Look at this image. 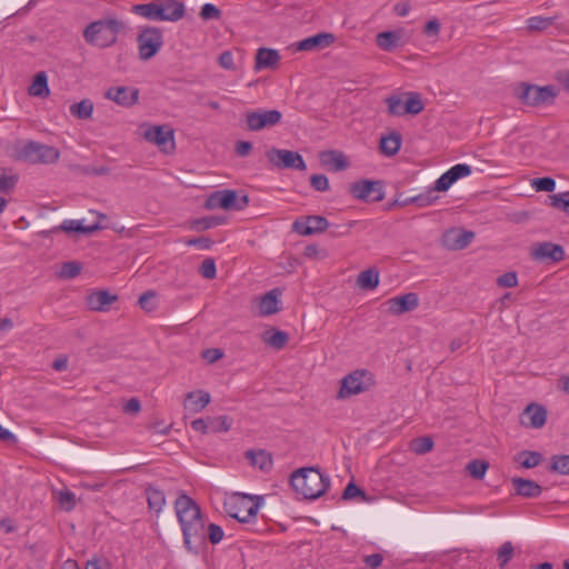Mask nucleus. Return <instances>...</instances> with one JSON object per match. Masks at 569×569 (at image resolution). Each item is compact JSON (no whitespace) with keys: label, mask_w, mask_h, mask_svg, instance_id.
<instances>
[{"label":"nucleus","mask_w":569,"mask_h":569,"mask_svg":"<svg viewBox=\"0 0 569 569\" xmlns=\"http://www.w3.org/2000/svg\"><path fill=\"white\" fill-rule=\"evenodd\" d=\"M516 97L523 104L529 107H540L545 104H552L559 90L553 84L537 86L528 82L518 84L515 91Z\"/></svg>","instance_id":"39448f33"},{"label":"nucleus","mask_w":569,"mask_h":569,"mask_svg":"<svg viewBox=\"0 0 569 569\" xmlns=\"http://www.w3.org/2000/svg\"><path fill=\"white\" fill-rule=\"evenodd\" d=\"M513 555V546L510 541L502 543V546L498 550V561L499 566L503 568L512 558Z\"/></svg>","instance_id":"6e6d98bb"},{"label":"nucleus","mask_w":569,"mask_h":569,"mask_svg":"<svg viewBox=\"0 0 569 569\" xmlns=\"http://www.w3.org/2000/svg\"><path fill=\"white\" fill-rule=\"evenodd\" d=\"M262 497L236 493L224 502L227 513L239 522H250L259 510Z\"/></svg>","instance_id":"423d86ee"},{"label":"nucleus","mask_w":569,"mask_h":569,"mask_svg":"<svg viewBox=\"0 0 569 569\" xmlns=\"http://www.w3.org/2000/svg\"><path fill=\"white\" fill-rule=\"evenodd\" d=\"M365 497V491L361 490L358 486H356L353 482H349L342 493L343 500H351L356 497Z\"/></svg>","instance_id":"774afa93"},{"label":"nucleus","mask_w":569,"mask_h":569,"mask_svg":"<svg viewBox=\"0 0 569 569\" xmlns=\"http://www.w3.org/2000/svg\"><path fill=\"white\" fill-rule=\"evenodd\" d=\"M174 509L180 526H186L194 521L203 520L201 509L198 503L187 495H180L176 502Z\"/></svg>","instance_id":"4468645a"},{"label":"nucleus","mask_w":569,"mask_h":569,"mask_svg":"<svg viewBox=\"0 0 569 569\" xmlns=\"http://www.w3.org/2000/svg\"><path fill=\"white\" fill-rule=\"evenodd\" d=\"M124 29V23L117 18H107L89 23L83 30L87 43L108 48L117 42L118 34Z\"/></svg>","instance_id":"f03ea898"},{"label":"nucleus","mask_w":569,"mask_h":569,"mask_svg":"<svg viewBox=\"0 0 569 569\" xmlns=\"http://www.w3.org/2000/svg\"><path fill=\"white\" fill-rule=\"evenodd\" d=\"M350 194L365 202H380L385 199L383 183L380 180L362 179L349 187Z\"/></svg>","instance_id":"9b49d317"},{"label":"nucleus","mask_w":569,"mask_h":569,"mask_svg":"<svg viewBox=\"0 0 569 569\" xmlns=\"http://www.w3.org/2000/svg\"><path fill=\"white\" fill-rule=\"evenodd\" d=\"M104 98L113 101L118 106L130 108L139 99V89L134 87H111L104 92Z\"/></svg>","instance_id":"f3484780"},{"label":"nucleus","mask_w":569,"mask_h":569,"mask_svg":"<svg viewBox=\"0 0 569 569\" xmlns=\"http://www.w3.org/2000/svg\"><path fill=\"white\" fill-rule=\"evenodd\" d=\"M401 143L402 136L397 131H392L388 136L381 137L380 151L387 157H392L399 152Z\"/></svg>","instance_id":"2f4dec72"},{"label":"nucleus","mask_w":569,"mask_h":569,"mask_svg":"<svg viewBox=\"0 0 569 569\" xmlns=\"http://www.w3.org/2000/svg\"><path fill=\"white\" fill-rule=\"evenodd\" d=\"M221 11L212 3H206L202 6L200 17L203 20L219 19Z\"/></svg>","instance_id":"0e129e2a"},{"label":"nucleus","mask_w":569,"mask_h":569,"mask_svg":"<svg viewBox=\"0 0 569 569\" xmlns=\"http://www.w3.org/2000/svg\"><path fill=\"white\" fill-rule=\"evenodd\" d=\"M329 226V221L323 216H302L296 219L292 229L301 236H311L326 231Z\"/></svg>","instance_id":"2eb2a0df"},{"label":"nucleus","mask_w":569,"mask_h":569,"mask_svg":"<svg viewBox=\"0 0 569 569\" xmlns=\"http://www.w3.org/2000/svg\"><path fill=\"white\" fill-rule=\"evenodd\" d=\"M224 532L222 528L216 523H210L208 526L207 540H209L212 545L219 543L223 539Z\"/></svg>","instance_id":"680f3d73"},{"label":"nucleus","mask_w":569,"mask_h":569,"mask_svg":"<svg viewBox=\"0 0 569 569\" xmlns=\"http://www.w3.org/2000/svg\"><path fill=\"white\" fill-rule=\"evenodd\" d=\"M310 184L316 191L325 192L330 188L329 180L325 174H312Z\"/></svg>","instance_id":"13d9d810"},{"label":"nucleus","mask_w":569,"mask_h":569,"mask_svg":"<svg viewBox=\"0 0 569 569\" xmlns=\"http://www.w3.org/2000/svg\"><path fill=\"white\" fill-rule=\"evenodd\" d=\"M118 300V296L111 295L107 290H99L90 293L87 298V305L93 311H107L109 306Z\"/></svg>","instance_id":"393cba45"},{"label":"nucleus","mask_w":569,"mask_h":569,"mask_svg":"<svg viewBox=\"0 0 569 569\" xmlns=\"http://www.w3.org/2000/svg\"><path fill=\"white\" fill-rule=\"evenodd\" d=\"M516 493L523 498H538L542 493V487L533 480L515 477L511 479Z\"/></svg>","instance_id":"b1692460"},{"label":"nucleus","mask_w":569,"mask_h":569,"mask_svg":"<svg viewBox=\"0 0 569 569\" xmlns=\"http://www.w3.org/2000/svg\"><path fill=\"white\" fill-rule=\"evenodd\" d=\"M19 181V174L11 168L0 167V192L10 193Z\"/></svg>","instance_id":"473e14b6"},{"label":"nucleus","mask_w":569,"mask_h":569,"mask_svg":"<svg viewBox=\"0 0 569 569\" xmlns=\"http://www.w3.org/2000/svg\"><path fill=\"white\" fill-rule=\"evenodd\" d=\"M403 38V29L382 31L376 36V43L381 50L391 52L405 43Z\"/></svg>","instance_id":"4be33fe9"},{"label":"nucleus","mask_w":569,"mask_h":569,"mask_svg":"<svg viewBox=\"0 0 569 569\" xmlns=\"http://www.w3.org/2000/svg\"><path fill=\"white\" fill-rule=\"evenodd\" d=\"M70 113L80 120L90 119L93 113V102L90 99H83L73 103L70 106Z\"/></svg>","instance_id":"e433bc0d"},{"label":"nucleus","mask_w":569,"mask_h":569,"mask_svg":"<svg viewBox=\"0 0 569 569\" xmlns=\"http://www.w3.org/2000/svg\"><path fill=\"white\" fill-rule=\"evenodd\" d=\"M475 238V233L472 231L461 230V229H452L447 231L443 234V244L450 250H461L468 247L472 239Z\"/></svg>","instance_id":"412c9836"},{"label":"nucleus","mask_w":569,"mask_h":569,"mask_svg":"<svg viewBox=\"0 0 569 569\" xmlns=\"http://www.w3.org/2000/svg\"><path fill=\"white\" fill-rule=\"evenodd\" d=\"M144 139L157 144L162 151H168V147L173 149L174 134L167 126H152L144 131Z\"/></svg>","instance_id":"a211bd4d"},{"label":"nucleus","mask_w":569,"mask_h":569,"mask_svg":"<svg viewBox=\"0 0 569 569\" xmlns=\"http://www.w3.org/2000/svg\"><path fill=\"white\" fill-rule=\"evenodd\" d=\"M432 192L433 191L431 190L426 194H419V196L406 199L402 202H400V204L407 206L409 203H416L419 207L430 206L437 199V197H432Z\"/></svg>","instance_id":"5fc2aeb1"},{"label":"nucleus","mask_w":569,"mask_h":569,"mask_svg":"<svg viewBox=\"0 0 569 569\" xmlns=\"http://www.w3.org/2000/svg\"><path fill=\"white\" fill-rule=\"evenodd\" d=\"M232 420L227 416L209 417L210 432L228 431L231 428Z\"/></svg>","instance_id":"37998d69"},{"label":"nucleus","mask_w":569,"mask_h":569,"mask_svg":"<svg viewBox=\"0 0 569 569\" xmlns=\"http://www.w3.org/2000/svg\"><path fill=\"white\" fill-rule=\"evenodd\" d=\"M375 385L373 376L367 370H355L341 380L338 398L345 399L368 391Z\"/></svg>","instance_id":"0eeeda50"},{"label":"nucleus","mask_w":569,"mask_h":569,"mask_svg":"<svg viewBox=\"0 0 569 569\" xmlns=\"http://www.w3.org/2000/svg\"><path fill=\"white\" fill-rule=\"evenodd\" d=\"M335 40L332 33L321 32L293 43L291 48L293 51H316L329 47Z\"/></svg>","instance_id":"6ab92c4d"},{"label":"nucleus","mask_w":569,"mask_h":569,"mask_svg":"<svg viewBox=\"0 0 569 569\" xmlns=\"http://www.w3.org/2000/svg\"><path fill=\"white\" fill-rule=\"evenodd\" d=\"M156 292L152 290L143 292L138 300V305L141 309L146 310L147 312H152L156 310L157 305L154 301Z\"/></svg>","instance_id":"603ef678"},{"label":"nucleus","mask_w":569,"mask_h":569,"mask_svg":"<svg viewBox=\"0 0 569 569\" xmlns=\"http://www.w3.org/2000/svg\"><path fill=\"white\" fill-rule=\"evenodd\" d=\"M132 11L149 20L178 21L184 14V6L178 0H153L133 6Z\"/></svg>","instance_id":"7ed1b4c3"},{"label":"nucleus","mask_w":569,"mask_h":569,"mask_svg":"<svg viewBox=\"0 0 569 569\" xmlns=\"http://www.w3.org/2000/svg\"><path fill=\"white\" fill-rule=\"evenodd\" d=\"M553 23V18L531 17L527 20V28L532 31L546 30Z\"/></svg>","instance_id":"09e8293b"},{"label":"nucleus","mask_w":569,"mask_h":569,"mask_svg":"<svg viewBox=\"0 0 569 569\" xmlns=\"http://www.w3.org/2000/svg\"><path fill=\"white\" fill-rule=\"evenodd\" d=\"M282 113L276 109H257L246 112V128L249 131H261L280 123Z\"/></svg>","instance_id":"ddd939ff"},{"label":"nucleus","mask_w":569,"mask_h":569,"mask_svg":"<svg viewBox=\"0 0 569 569\" xmlns=\"http://www.w3.org/2000/svg\"><path fill=\"white\" fill-rule=\"evenodd\" d=\"M12 157L29 163H54L60 158L57 148L37 141H19L13 146Z\"/></svg>","instance_id":"20e7f679"},{"label":"nucleus","mask_w":569,"mask_h":569,"mask_svg":"<svg viewBox=\"0 0 569 569\" xmlns=\"http://www.w3.org/2000/svg\"><path fill=\"white\" fill-rule=\"evenodd\" d=\"M268 161L278 169H296L303 171L307 169L301 154L287 149L270 148L266 152Z\"/></svg>","instance_id":"f8f14e48"},{"label":"nucleus","mask_w":569,"mask_h":569,"mask_svg":"<svg viewBox=\"0 0 569 569\" xmlns=\"http://www.w3.org/2000/svg\"><path fill=\"white\" fill-rule=\"evenodd\" d=\"M222 222H223L222 218L204 217V218H201V219H197L193 222V228L197 231H203V230H208V229L214 228V227L221 224Z\"/></svg>","instance_id":"3c124183"},{"label":"nucleus","mask_w":569,"mask_h":569,"mask_svg":"<svg viewBox=\"0 0 569 569\" xmlns=\"http://www.w3.org/2000/svg\"><path fill=\"white\" fill-rule=\"evenodd\" d=\"M303 256L309 259H323L327 257V251L317 244H309L305 248Z\"/></svg>","instance_id":"69168bd1"},{"label":"nucleus","mask_w":569,"mask_h":569,"mask_svg":"<svg viewBox=\"0 0 569 569\" xmlns=\"http://www.w3.org/2000/svg\"><path fill=\"white\" fill-rule=\"evenodd\" d=\"M531 186L536 191L552 192L556 188V181L550 177L536 178L531 181Z\"/></svg>","instance_id":"864d4df0"},{"label":"nucleus","mask_w":569,"mask_h":569,"mask_svg":"<svg viewBox=\"0 0 569 569\" xmlns=\"http://www.w3.org/2000/svg\"><path fill=\"white\" fill-rule=\"evenodd\" d=\"M29 93L33 97L40 98L49 96L50 90L48 87V77L46 72L41 71L34 76L33 81L29 88Z\"/></svg>","instance_id":"72a5a7b5"},{"label":"nucleus","mask_w":569,"mask_h":569,"mask_svg":"<svg viewBox=\"0 0 569 569\" xmlns=\"http://www.w3.org/2000/svg\"><path fill=\"white\" fill-rule=\"evenodd\" d=\"M489 468V463L485 460H472L467 465V471L475 478V479H482L486 475V471Z\"/></svg>","instance_id":"a18cd8bd"},{"label":"nucleus","mask_w":569,"mask_h":569,"mask_svg":"<svg viewBox=\"0 0 569 569\" xmlns=\"http://www.w3.org/2000/svg\"><path fill=\"white\" fill-rule=\"evenodd\" d=\"M383 306L388 313L399 316L415 310L419 306V297L415 292H409L388 299Z\"/></svg>","instance_id":"dca6fc26"},{"label":"nucleus","mask_w":569,"mask_h":569,"mask_svg":"<svg viewBox=\"0 0 569 569\" xmlns=\"http://www.w3.org/2000/svg\"><path fill=\"white\" fill-rule=\"evenodd\" d=\"M532 257L539 261L559 262L565 259V250L560 244L541 242L532 249Z\"/></svg>","instance_id":"aec40b11"},{"label":"nucleus","mask_w":569,"mask_h":569,"mask_svg":"<svg viewBox=\"0 0 569 569\" xmlns=\"http://www.w3.org/2000/svg\"><path fill=\"white\" fill-rule=\"evenodd\" d=\"M102 228L103 227L99 222L91 226H83L80 220H64L59 227L54 228L53 231L60 230L64 232L91 234Z\"/></svg>","instance_id":"7c9ffc66"},{"label":"nucleus","mask_w":569,"mask_h":569,"mask_svg":"<svg viewBox=\"0 0 569 569\" xmlns=\"http://www.w3.org/2000/svg\"><path fill=\"white\" fill-rule=\"evenodd\" d=\"M82 270V266L78 261H68L62 263L59 276L63 279H72L77 277Z\"/></svg>","instance_id":"49530a36"},{"label":"nucleus","mask_w":569,"mask_h":569,"mask_svg":"<svg viewBox=\"0 0 569 569\" xmlns=\"http://www.w3.org/2000/svg\"><path fill=\"white\" fill-rule=\"evenodd\" d=\"M290 485L303 499L315 500L327 491L330 478L317 468L305 467L292 472Z\"/></svg>","instance_id":"f257e3e1"},{"label":"nucleus","mask_w":569,"mask_h":569,"mask_svg":"<svg viewBox=\"0 0 569 569\" xmlns=\"http://www.w3.org/2000/svg\"><path fill=\"white\" fill-rule=\"evenodd\" d=\"M53 497L63 511L70 512L77 506L76 495L69 489L53 490Z\"/></svg>","instance_id":"f704fd0d"},{"label":"nucleus","mask_w":569,"mask_h":569,"mask_svg":"<svg viewBox=\"0 0 569 569\" xmlns=\"http://www.w3.org/2000/svg\"><path fill=\"white\" fill-rule=\"evenodd\" d=\"M405 114H418L425 109L423 101L418 92L405 93Z\"/></svg>","instance_id":"4c0bfd02"},{"label":"nucleus","mask_w":569,"mask_h":569,"mask_svg":"<svg viewBox=\"0 0 569 569\" xmlns=\"http://www.w3.org/2000/svg\"><path fill=\"white\" fill-rule=\"evenodd\" d=\"M280 61V54L274 49L269 48H260L256 53V70H261L266 68L273 69L278 66Z\"/></svg>","instance_id":"bb28decb"},{"label":"nucleus","mask_w":569,"mask_h":569,"mask_svg":"<svg viewBox=\"0 0 569 569\" xmlns=\"http://www.w3.org/2000/svg\"><path fill=\"white\" fill-rule=\"evenodd\" d=\"M497 284L501 288H513L518 284V277L515 271L506 272L497 278Z\"/></svg>","instance_id":"bf43d9fd"},{"label":"nucleus","mask_w":569,"mask_h":569,"mask_svg":"<svg viewBox=\"0 0 569 569\" xmlns=\"http://www.w3.org/2000/svg\"><path fill=\"white\" fill-rule=\"evenodd\" d=\"M249 202L248 196H242L240 199L234 190H218L212 192L206 200V208L208 209H226V210H241Z\"/></svg>","instance_id":"9d476101"},{"label":"nucleus","mask_w":569,"mask_h":569,"mask_svg":"<svg viewBox=\"0 0 569 569\" xmlns=\"http://www.w3.org/2000/svg\"><path fill=\"white\" fill-rule=\"evenodd\" d=\"M319 158L321 164L328 166L335 171H342L349 167L347 157L339 150L322 151Z\"/></svg>","instance_id":"a878e982"},{"label":"nucleus","mask_w":569,"mask_h":569,"mask_svg":"<svg viewBox=\"0 0 569 569\" xmlns=\"http://www.w3.org/2000/svg\"><path fill=\"white\" fill-rule=\"evenodd\" d=\"M522 417H527L529 419L528 422L521 420L522 426L540 429L547 421V410L543 406L530 403L523 410Z\"/></svg>","instance_id":"5701e85b"},{"label":"nucleus","mask_w":569,"mask_h":569,"mask_svg":"<svg viewBox=\"0 0 569 569\" xmlns=\"http://www.w3.org/2000/svg\"><path fill=\"white\" fill-rule=\"evenodd\" d=\"M448 171L456 182L460 178L469 176L471 173V167L466 163H458V164L451 167Z\"/></svg>","instance_id":"e2e57ef3"},{"label":"nucleus","mask_w":569,"mask_h":569,"mask_svg":"<svg viewBox=\"0 0 569 569\" xmlns=\"http://www.w3.org/2000/svg\"><path fill=\"white\" fill-rule=\"evenodd\" d=\"M183 545L188 552L198 556L207 547L204 520L194 521L181 527Z\"/></svg>","instance_id":"1a4fd4ad"},{"label":"nucleus","mask_w":569,"mask_h":569,"mask_svg":"<svg viewBox=\"0 0 569 569\" xmlns=\"http://www.w3.org/2000/svg\"><path fill=\"white\" fill-rule=\"evenodd\" d=\"M388 106V112L391 116H403L405 114V100L400 96H391L386 99Z\"/></svg>","instance_id":"de8ad7c7"},{"label":"nucleus","mask_w":569,"mask_h":569,"mask_svg":"<svg viewBox=\"0 0 569 569\" xmlns=\"http://www.w3.org/2000/svg\"><path fill=\"white\" fill-rule=\"evenodd\" d=\"M543 457L538 451L523 450L518 453L517 460L523 468L530 469L539 466Z\"/></svg>","instance_id":"ea45409f"},{"label":"nucleus","mask_w":569,"mask_h":569,"mask_svg":"<svg viewBox=\"0 0 569 569\" xmlns=\"http://www.w3.org/2000/svg\"><path fill=\"white\" fill-rule=\"evenodd\" d=\"M549 470L551 472L568 476L569 475V455L552 456Z\"/></svg>","instance_id":"79ce46f5"},{"label":"nucleus","mask_w":569,"mask_h":569,"mask_svg":"<svg viewBox=\"0 0 569 569\" xmlns=\"http://www.w3.org/2000/svg\"><path fill=\"white\" fill-rule=\"evenodd\" d=\"M186 400L187 402L184 403V408L198 413L210 403L211 397L209 392L198 390L188 392L186 395Z\"/></svg>","instance_id":"cd10ccee"},{"label":"nucleus","mask_w":569,"mask_h":569,"mask_svg":"<svg viewBox=\"0 0 569 569\" xmlns=\"http://www.w3.org/2000/svg\"><path fill=\"white\" fill-rule=\"evenodd\" d=\"M244 457L252 467L259 468L262 471H269L272 468V456L266 450H248Z\"/></svg>","instance_id":"c756f323"},{"label":"nucleus","mask_w":569,"mask_h":569,"mask_svg":"<svg viewBox=\"0 0 569 569\" xmlns=\"http://www.w3.org/2000/svg\"><path fill=\"white\" fill-rule=\"evenodd\" d=\"M187 246L197 247L201 250H208L212 247L213 241L208 237L191 238L186 241Z\"/></svg>","instance_id":"338daca9"},{"label":"nucleus","mask_w":569,"mask_h":569,"mask_svg":"<svg viewBox=\"0 0 569 569\" xmlns=\"http://www.w3.org/2000/svg\"><path fill=\"white\" fill-rule=\"evenodd\" d=\"M288 340H289L288 333H286L284 331H281V330L273 329L271 331H266L263 333V341L277 350L282 349L286 346V343L288 342Z\"/></svg>","instance_id":"58836bf2"},{"label":"nucleus","mask_w":569,"mask_h":569,"mask_svg":"<svg viewBox=\"0 0 569 569\" xmlns=\"http://www.w3.org/2000/svg\"><path fill=\"white\" fill-rule=\"evenodd\" d=\"M549 198L553 208L561 209L569 216V191L551 194Z\"/></svg>","instance_id":"8fccbe9b"},{"label":"nucleus","mask_w":569,"mask_h":569,"mask_svg":"<svg viewBox=\"0 0 569 569\" xmlns=\"http://www.w3.org/2000/svg\"><path fill=\"white\" fill-rule=\"evenodd\" d=\"M199 272L204 279L211 280L216 278L217 269L214 260L212 258L204 259L200 264Z\"/></svg>","instance_id":"4d7b16f0"},{"label":"nucleus","mask_w":569,"mask_h":569,"mask_svg":"<svg viewBox=\"0 0 569 569\" xmlns=\"http://www.w3.org/2000/svg\"><path fill=\"white\" fill-rule=\"evenodd\" d=\"M279 293V289H272L261 297L259 303L260 316H271L280 310L278 299Z\"/></svg>","instance_id":"c85d7f7f"},{"label":"nucleus","mask_w":569,"mask_h":569,"mask_svg":"<svg viewBox=\"0 0 569 569\" xmlns=\"http://www.w3.org/2000/svg\"><path fill=\"white\" fill-rule=\"evenodd\" d=\"M357 284L362 290H372L379 284V272L376 269L361 271L357 278Z\"/></svg>","instance_id":"c9c22d12"},{"label":"nucleus","mask_w":569,"mask_h":569,"mask_svg":"<svg viewBox=\"0 0 569 569\" xmlns=\"http://www.w3.org/2000/svg\"><path fill=\"white\" fill-rule=\"evenodd\" d=\"M432 448H433V440L429 436L416 438L411 442V449L417 455H425V453L431 451Z\"/></svg>","instance_id":"c03bdc74"},{"label":"nucleus","mask_w":569,"mask_h":569,"mask_svg":"<svg viewBox=\"0 0 569 569\" xmlns=\"http://www.w3.org/2000/svg\"><path fill=\"white\" fill-rule=\"evenodd\" d=\"M147 499L149 508L157 513L162 510V507L166 503L164 493L161 490L151 487L147 490Z\"/></svg>","instance_id":"a19ab883"},{"label":"nucleus","mask_w":569,"mask_h":569,"mask_svg":"<svg viewBox=\"0 0 569 569\" xmlns=\"http://www.w3.org/2000/svg\"><path fill=\"white\" fill-rule=\"evenodd\" d=\"M453 183L451 174L446 171L436 180L432 191H447Z\"/></svg>","instance_id":"052dcab7"},{"label":"nucleus","mask_w":569,"mask_h":569,"mask_svg":"<svg viewBox=\"0 0 569 569\" xmlns=\"http://www.w3.org/2000/svg\"><path fill=\"white\" fill-rule=\"evenodd\" d=\"M139 58L141 60H150L153 58L163 44L162 32L159 28L149 27L141 29L138 38Z\"/></svg>","instance_id":"6e6552de"}]
</instances>
